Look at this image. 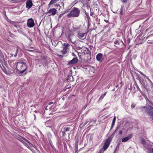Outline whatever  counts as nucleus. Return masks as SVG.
<instances>
[{
    "label": "nucleus",
    "instance_id": "nucleus-51",
    "mask_svg": "<svg viewBox=\"0 0 153 153\" xmlns=\"http://www.w3.org/2000/svg\"><path fill=\"white\" fill-rule=\"evenodd\" d=\"M88 121H86L85 123L84 124V126L85 125L88 123Z\"/></svg>",
    "mask_w": 153,
    "mask_h": 153
},
{
    "label": "nucleus",
    "instance_id": "nucleus-36",
    "mask_svg": "<svg viewBox=\"0 0 153 153\" xmlns=\"http://www.w3.org/2000/svg\"><path fill=\"white\" fill-rule=\"evenodd\" d=\"M63 45H64V46H66L67 47H68L69 45H68V44H67V43H64V44H63Z\"/></svg>",
    "mask_w": 153,
    "mask_h": 153
},
{
    "label": "nucleus",
    "instance_id": "nucleus-3",
    "mask_svg": "<svg viewBox=\"0 0 153 153\" xmlns=\"http://www.w3.org/2000/svg\"><path fill=\"white\" fill-rule=\"evenodd\" d=\"M80 10L78 8L73 7L71 10L70 13L67 15L68 18L77 17L79 16Z\"/></svg>",
    "mask_w": 153,
    "mask_h": 153
},
{
    "label": "nucleus",
    "instance_id": "nucleus-29",
    "mask_svg": "<svg viewBox=\"0 0 153 153\" xmlns=\"http://www.w3.org/2000/svg\"><path fill=\"white\" fill-rule=\"evenodd\" d=\"M136 87H137V89L138 91H139V92L142 94L143 95V93L141 91L140 88H139V86L137 85L136 84Z\"/></svg>",
    "mask_w": 153,
    "mask_h": 153
},
{
    "label": "nucleus",
    "instance_id": "nucleus-13",
    "mask_svg": "<svg viewBox=\"0 0 153 153\" xmlns=\"http://www.w3.org/2000/svg\"><path fill=\"white\" fill-rule=\"evenodd\" d=\"M132 134H129L128 136L123 138L122 140V142H126L128 141L132 138Z\"/></svg>",
    "mask_w": 153,
    "mask_h": 153
},
{
    "label": "nucleus",
    "instance_id": "nucleus-1",
    "mask_svg": "<svg viewBox=\"0 0 153 153\" xmlns=\"http://www.w3.org/2000/svg\"><path fill=\"white\" fill-rule=\"evenodd\" d=\"M142 111H144L145 114L149 117V118L151 120H153V107L151 105H149L148 107L144 106L141 108Z\"/></svg>",
    "mask_w": 153,
    "mask_h": 153
},
{
    "label": "nucleus",
    "instance_id": "nucleus-7",
    "mask_svg": "<svg viewBox=\"0 0 153 153\" xmlns=\"http://www.w3.org/2000/svg\"><path fill=\"white\" fill-rule=\"evenodd\" d=\"M34 25L35 24L33 19L32 18L29 19L27 22V26L30 28H31L33 27Z\"/></svg>",
    "mask_w": 153,
    "mask_h": 153
},
{
    "label": "nucleus",
    "instance_id": "nucleus-59",
    "mask_svg": "<svg viewBox=\"0 0 153 153\" xmlns=\"http://www.w3.org/2000/svg\"><path fill=\"white\" fill-rule=\"evenodd\" d=\"M118 86H118V85H117L116 86V88H117V87H118Z\"/></svg>",
    "mask_w": 153,
    "mask_h": 153
},
{
    "label": "nucleus",
    "instance_id": "nucleus-19",
    "mask_svg": "<svg viewBox=\"0 0 153 153\" xmlns=\"http://www.w3.org/2000/svg\"><path fill=\"white\" fill-rule=\"evenodd\" d=\"M68 47L66 46H64L63 50L61 51L62 53L63 54H65L67 52V49Z\"/></svg>",
    "mask_w": 153,
    "mask_h": 153
},
{
    "label": "nucleus",
    "instance_id": "nucleus-47",
    "mask_svg": "<svg viewBox=\"0 0 153 153\" xmlns=\"http://www.w3.org/2000/svg\"><path fill=\"white\" fill-rule=\"evenodd\" d=\"M53 103V102H49L48 103V105H50L51 104H52Z\"/></svg>",
    "mask_w": 153,
    "mask_h": 153
},
{
    "label": "nucleus",
    "instance_id": "nucleus-52",
    "mask_svg": "<svg viewBox=\"0 0 153 153\" xmlns=\"http://www.w3.org/2000/svg\"><path fill=\"white\" fill-rule=\"evenodd\" d=\"M23 144L25 145L26 146H27V145L25 142H23Z\"/></svg>",
    "mask_w": 153,
    "mask_h": 153
},
{
    "label": "nucleus",
    "instance_id": "nucleus-5",
    "mask_svg": "<svg viewBox=\"0 0 153 153\" xmlns=\"http://www.w3.org/2000/svg\"><path fill=\"white\" fill-rule=\"evenodd\" d=\"M112 139V138L111 137H109L105 141L103 146V151H105L108 148L110 145Z\"/></svg>",
    "mask_w": 153,
    "mask_h": 153
},
{
    "label": "nucleus",
    "instance_id": "nucleus-40",
    "mask_svg": "<svg viewBox=\"0 0 153 153\" xmlns=\"http://www.w3.org/2000/svg\"><path fill=\"white\" fill-rule=\"evenodd\" d=\"M139 73L141 74L143 76H144V77H145V76H146V75H145L141 71H139Z\"/></svg>",
    "mask_w": 153,
    "mask_h": 153
},
{
    "label": "nucleus",
    "instance_id": "nucleus-60",
    "mask_svg": "<svg viewBox=\"0 0 153 153\" xmlns=\"http://www.w3.org/2000/svg\"><path fill=\"white\" fill-rule=\"evenodd\" d=\"M34 119H35L36 118L35 114H34Z\"/></svg>",
    "mask_w": 153,
    "mask_h": 153
},
{
    "label": "nucleus",
    "instance_id": "nucleus-49",
    "mask_svg": "<svg viewBox=\"0 0 153 153\" xmlns=\"http://www.w3.org/2000/svg\"><path fill=\"white\" fill-rule=\"evenodd\" d=\"M17 51H18V49H16V54H15L14 55V56H16V55H17Z\"/></svg>",
    "mask_w": 153,
    "mask_h": 153
},
{
    "label": "nucleus",
    "instance_id": "nucleus-25",
    "mask_svg": "<svg viewBox=\"0 0 153 153\" xmlns=\"http://www.w3.org/2000/svg\"><path fill=\"white\" fill-rule=\"evenodd\" d=\"M124 9V6H121V8L120 9V14L121 15H122L123 13V10Z\"/></svg>",
    "mask_w": 153,
    "mask_h": 153
},
{
    "label": "nucleus",
    "instance_id": "nucleus-28",
    "mask_svg": "<svg viewBox=\"0 0 153 153\" xmlns=\"http://www.w3.org/2000/svg\"><path fill=\"white\" fill-rule=\"evenodd\" d=\"M57 2L56 0H51L49 3V5H51L54 3H55Z\"/></svg>",
    "mask_w": 153,
    "mask_h": 153
},
{
    "label": "nucleus",
    "instance_id": "nucleus-56",
    "mask_svg": "<svg viewBox=\"0 0 153 153\" xmlns=\"http://www.w3.org/2000/svg\"><path fill=\"white\" fill-rule=\"evenodd\" d=\"M113 127H114L113 126H111V128H110V130H112V128H113Z\"/></svg>",
    "mask_w": 153,
    "mask_h": 153
},
{
    "label": "nucleus",
    "instance_id": "nucleus-32",
    "mask_svg": "<svg viewBox=\"0 0 153 153\" xmlns=\"http://www.w3.org/2000/svg\"><path fill=\"white\" fill-rule=\"evenodd\" d=\"M51 146L52 149L54 150V151L55 152H56L57 151V150L54 147V146L51 144H50Z\"/></svg>",
    "mask_w": 153,
    "mask_h": 153
},
{
    "label": "nucleus",
    "instance_id": "nucleus-4",
    "mask_svg": "<svg viewBox=\"0 0 153 153\" xmlns=\"http://www.w3.org/2000/svg\"><path fill=\"white\" fill-rule=\"evenodd\" d=\"M78 53V55L79 57L81 56L82 54H89L90 56H91V52L88 48H84V49L81 50V53H79V52L76 51Z\"/></svg>",
    "mask_w": 153,
    "mask_h": 153
},
{
    "label": "nucleus",
    "instance_id": "nucleus-54",
    "mask_svg": "<svg viewBox=\"0 0 153 153\" xmlns=\"http://www.w3.org/2000/svg\"><path fill=\"white\" fill-rule=\"evenodd\" d=\"M57 56H59L60 57H63V56L62 55H57Z\"/></svg>",
    "mask_w": 153,
    "mask_h": 153
},
{
    "label": "nucleus",
    "instance_id": "nucleus-8",
    "mask_svg": "<svg viewBox=\"0 0 153 153\" xmlns=\"http://www.w3.org/2000/svg\"><path fill=\"white\" fill-rule=\"evenodd\" d=\"M57 13L56 10L54 8H50L48 10L47 14H49V16H54L56 15Z\"/></svg>",
    "mask_w": 153,
    "mask_h": 153
},
{
    "label": "nucleus",
    "instance_id": "nucleus-6",
    "mask_svg": "<svg viewBox=\"0 0 153 153\" xmlns=\"http://www.w3.org/2000/svg\"><path fill=\"white\" fill-rule=\"evenodd\" d=\"M0 62L2 66L4 65L6 66L7 65V62L5 60L4 56L2 53H0Z\"/></svg>",
    "mask_w": 153,
    "mask_h": 153
},
{
    "label": "nucleus",
    "instance_id": "nucleus-22",
    "mask_svg": "<svg viewBox=\"0 0 153 153\" xmlns=\"http://www.w3.org/2000/svg\"><path fill=\"white\" fill-rule=\"evenodd\" d=\"M70 129V128L69 127L66 126H64L63 127V130H64L65 132L68 131H69Z\"/></svg>",
    "mask_w": 153,
    "mask_h": 153
},
{
    "label": "nucleus",
    "instance_id": "nucleus-27",
    "mask_svg": "<svg viewBox=\"0 0 153 153\" xmlns=\"http://www.w3.org/2000/svg\"><path fill=\"white\" fill-rule=\"evenodd\" d=\"M4 65H3V66H2V67L1 66V68L2 70H3V72L5 73H7V71L6 69V68L4 67Z\"/></svg>",
    "mask_w": 153,
    "mask_h": 153
},
{
    "label": "nucleus",
    "instance_id": "nucleus-31",
    "mask_svg": "<svg viewBox=\"0 0 153 153\" xmlns=\"http://www.w3.org/2000/svg\"><path fill=\"white\" fill-rule=\"evenodd\" d=\"M23 139L25 141H26L31 146V145H32V144L30 142H29V141H28L25 137H23Z\"/></svg>",
    "mask_w": 153,
    "mask_h": 153
},
{
    "label": "nucleus",
    "instance_id": "nucleus-48",
    "mask_svg": "<svg viewBox=\"0 0 153 153\" xmlns=\"http://www.w3.org/2000/svg\"><path fill=\"white\" fill-rule=\"evenodd\" d=\"M115 123L112 122L111 126H112L114 127V125Z\"/></svg>",
    "mask_w": 153,
    "mask_h": 153
},
{
    "label": "nucleus",
    "instance_id": "nucleus-53",
    "mask_svg": "<svg viewBox=\"0 0 153 153\" xmlns=\"http://www.w3.org/2000/svg\"><path fill=\"white\" fill-rule=\"evenodd\" d=\"M83 13L85 14H87L88 13H87L86 11L85 10H84L83 11Z\"/></svg>",
    "mask_w": 153,
    "mask_h": 153
},
{
    "label": "nucleus",
    "instance_id": "nucleus-61",
    "mask_svg": "<svg viewBox=\"0 0 153 153\" xmlns=\"http://www.w3.org/2000/svg\"><path fill=\"white\" fill-rule=\"evenodd\" d=\"M62 99L63 100H64V99H64V97H63V98H62Z\"/></svg>",
    "mask_w": 153,
    "mask_h": 153
},
{
    "label": "nucleus",
    "instance_id": "nucleus-46",
    "mask_svg": "<svg viewBox=\"0 0 153 153\" xmlns=\"http://www.w3.org/2000/svg\"><path fill=\"white\" fill-rule=\"evenodd\" d=\"M150 83V85H151V86L152 87V88H153V83L152 82H151V83Z\"/></svg>",
    "mask_w": 153,
    "mask_h": 153
},
{
    "label": "nucleus",
    "instance_id": "nucleus-16",
    "mask_svg": "<svg viewBox=\"0 0 153 153\" xmlns=\"http://www.w3.org/2000/svg\"><path fill=\"white\" fill-rule=\"evenodd\" d=\"M102 53H99L96 56V59L98 61L100 62H102Z\"/></svg>",
    "mask_w": 153,
    "mask_h": 153
},
{
    "label": "nucleus",
    "instance_id": "nucleus-17",
    "mask_svg": "<svg viewBox=\"0 0 153 153\" xmlns=\"http://www.w3.org/2000/svg\"><path fill=\"white\" fill-rule=\"evenodd\" d=\"M7 22L13 25L16 28L20 27L19 25H16L17 23L15 22L12 21L9 19H8L7 21Z\"/></svg>",
    "mask_w": 153,
    "mask_h": 153
},
{
    "label": "nucleus",
    "instance_id": "nucleus-14",
    "mask_svg": "<svg viewBox=\"0 0 153 153\" xmlns=\"http://www.w3.org/2000/svg\"><path fill=\"white\" fill-rule=\"evenodd\" d=\"M142 85V87L143 88L145 89L146 91L148 93L149 91H150L149 88L147 87V83L146 84L145 82H143L141 83Z\"/></svg>",
    "mask_w": 153,
    "mask_h": 153
},
{
    "label": "nucleus",
    "instance_id": "nucleus-50",
    "mask_svg": "<svg viewBox=\"0 0 153 153\" xmlns=\"http://www.w3.org/2000/svg\"><path fill=\"white\" fill-rule=\"evenodd\" d=\"M63 15V14H60L59 16V18L60 17H61Z\"/></svg>",
    "mask_w": 153,
    "mask_h": 153
},
{
    "label": "nucleus",
    "instance_id": "nucleus-2",
    "mask_svg": "<svg viewBox=\"0 0 153 153\" xmlns=\"http://www.w3.org/2000/svg\"><path fill=\"white\" fill-rule=\"evenodd\" d=\"M17 69L21 73H22L26 69V65L25 62L19 61L15 63Z\"/></svg>",
    "mask_w": 153,
    "mask_h": 153
},
{
    "label": "nucleus",
    "instance_id": "nucleus-33",
    "mask_svg": "<svg viewBox=\"0 0 153 153\" xmlns=\"http://www.w3.org/2000/svg\"><path fill=\"white\" fill-rule=\"evenodd\" d=\"M61 132L62 134V136L63 137L65 136V132L64 130H62L61 131Z\"/></svg>",
    "mask_w": 153,
    "mask_h": 153
},
{
    "label": "nucleus",
    "instance_id": "nucleus-44",
    "mask_svg": "<svg viewBox=\"0 0 153 153\" xmlns=\"http://www.w3.org/2000/svg\"><path fill=\"white\" fill-rule=\"evenodd\" d=\"M123 3H126L127 1V0H120Z\"/></svg>",
    "mask_w": 153,
    "mask_h": 153
},
{
    "label": "nucleus",
    "instance_id": "nucleus-58",
    "mask_svg": "<svg viewBox=\"0 0 153 153\" xmlns=\"http://www.w3.org/2000/svg\"><path fill=\"white\" fill-rule=\"evenodd\" d=\"M151 152L152 153H153V148L151 150Z\"/></svg>",
    "mask_w": 153,
    "mask_h": 153
},
{
    "label": "nucleus",
    "instance_id": "nucleus-15",
    "mask_svg": "<svg viewBox=\"0 0 153 153\" xmlns=\"http://www.w3.org/2000/svg\"><path fill=\"white\" fill-rule=\"evenodd\" d=\"M78 61L77 57L74 58L73 59L70 61L68 63V65H70L71 64H75Z\"/></svg>",
    "mask_w": 153,
    "mask_h": 153
},
{
    "label": "nucleus",
    "instance_id": "nucleus-10",
    "mask_svg": "<svg viewBox=\"0 0 153 153\" xmlns=\"http://www.w3.org/2000/svg\"><path fill=\"white\" fill-rule=\"evenodd\" d=\"M78 37L80 39H85L87 33L79 32L77 34Z\"/></svg>",
    "mask_w": 153,
    "mask_h": 153
},
{
    "label": "nucleus",
    "instance_id": "nucleus-21",
    "mask_svg": "<svg viewBox=\"0 0 153 153\" xmlns=\"http://www.w3.org/2000/svg\"><path fill=\"white\" fill-rule=\"evenodd\" d=\"M120 128V126H117L116 129L114 131V132L111 135V136H114L115 134V133Z\"/></svg>",
    "mask_w": 153,
    "mask_h": 153
},
{
    "label": "nucleus",
    "instance_id": "nucleus-41",
    "mask_svg": "<svg viewBox=\"0 0 153 153\" xmlns=\"http://www.w3.org/2000/svg\"><path fill=\"white\" fill-rule=\"evenodd\" d=\"M123 133V131L122 130H119V132L118 133L119 134H121Z\"/></svg>",
    "mask_w": 153,
    "mask_h": 153
},
{
    "label": "nucleus",
    "instance_id": "nucleus-62",
    "mask_svg": "<svg viewBox=\"0 0 153 153\" xmlns=\"http://www.w3.org/2000/svg\"><path fill=\"white\" fill-rule=\"evenodd\" d=\"M112 91H114V89H113V90H112Z\"/></svg>",
    "mask_w": 153,
    "mask_h": 153
},
{
    "label": "nucleus",
    "instance_id": "nucleus-23",
    "mask_svg": "<svg viewBox=\"0 0 153 153\" xmlns=\"http://www.w3.org/2000/svg\"><path fill=\"white\" fill-rule=\"evenodd\" d=\"M107 93V92L105 93L104 94H102L99 98V100L100 101L102 100L104 97L106 95Z\"/></svg>",
    "mask_w": 153,
    "mask_h": 153
},
{
    "label": "nucleus",
    "instance_id": "nucleus-45",
    "mask_svg": "<svg viewBox=\"0 0 153 153\" xmlns=\"http://www.w3.org/2000/svg\"><path fill=\"white\" fill-rule=\"evenodd\" d=\"M18 32L20 33H22L23 32L20 30H18Z\"/></svg>",
    "mask_w": 153,
    "mask_h": 153
},
{
    "label": "nucleus",
    "instance_id": "nucleus-55",
    "mask_svg": "<svg viewBox=\"0 0 153 153\" xmlns=\"http://www.w3.org/2000/svg\"><path fill=\"white\" fill-rule=\"evenodd\" d=\"M27 51H33V50H27Z\"/></svg>",
    "mask_w": 153,
    "mask_h": 153
},
{
    "label": "nucleus",
    "instance_id": "nucleus-43",
    "mask_svg": "<svg viewBox=\"0 0 153 153\" xmlns=\"http://www.w3.org/2000/svg\"><path fill=\"white\" fill-rule=\"evenodd\" d=\"M116 117L115 116V117H114V118L113 119V120H112V122L115 123V122L116 121Z\"/></svg>",
    "mask_w": 153,
    "mask_h": 153
},
{
    "label": "nucleus",
    "instance_id": "nucleus-12",
    "mask_svg": "<svg viewBox=\"0 0 153 153\" xmlns=\"http://www.w3.org/2000/svg\"><path fill=\"white\" fill-rule=\"evenodd\" d=\"M114 43L117 45V47H119V46H122L124 45L123 41L120 40H116L114 42Z\"/></svg>",
    "mask_w": 153,
    "mask_h": 153
},
{
    "label": "nucleus",
    "instance_id": "nucleus-20",
    "mask_svg": "<svg viewBox=\"0 0 153 153\" xmlns=\"http://www.w3.org/2000/svg\"><path fill=\"white\" fill-rule=\"evenodd\" d=\"M137 77L138 79V80L139 82H140V83H141L142 82H144V79L143 78L140 77L138 75H137Z\"/></svg>",
    "mask_w": 153,
    "mask_h": 153
},
{
    "label": "nucleus",
    "instance_id": "nucleus-38",
    "mask_svg": "<svg viewBox=\"0 0 153 153\" xmlns=\"http://www.w3.org/2000/svg\"><path fill=\"white\" fill-rule=\"evenodd\" d=\"M104 151H103V149H101L98 153H103Z\"/></svg>",
    "mask_w": 153,
    "mask_h": 153
},
{
    "label": "nucleus",
    "instance_id": "nucleus-63",
    "mask_svg": "<svg viewBox=\"0 0 153 153\" xmlns=\"http://www.w3.org/2000/svg\"><path fill=\"white\" fill-rule=\"evenodd\" d=\"M47 107H46V108H45V109H46V110H47Z\"/></svg>",
    "mask_w": 153,
    "mask_h": 153
},
{
    "label": "nucleus",
    "instance_id": "nucleus-57",
    "mask_svg": "<svg viewBox=\"0 0 153 153\" xmlns=\"http://www.w3.org/2000/svg\"><path fill=\"white\" fill-rule=\"evenodd\" d=\"M72 55H73V56H75V55L74 54V53H72Z\"/></svg>",
    "mask_w": 153,
    "mask_h": 153
},
{
    "label": "nucleus",
    "instance_id": "nucleus-18",
    "mask_svg": "<svg viewBox=\"0 0 153 153\" xmlns=\"http://www.w3.org/2000/svg\"><path fill=\"white\" fill-rule=\"evenodd\" d=\"M75 140L76 141L74 144L75 150V152H76V153H78V152H77L78 150V145L79 143V140L78 139H76Z\"/></svg>",
    "mask_w": 153,
    "mask_h": 153
},
{
    "label": "nucleus",
    "instance_id": "nucleus-39",
    "mask_svg": "<svg viewBox=\"0 0 153 153\" xmlns=\"http://www.w3.org/2000/svg\"><path fill=\"white\" fill-rule=\"evenodd\" d=\"M82 47H81L79 46H76V49L77 50H80L82 49Z\"/></svg>",
    "mask_w": 153,
    "mask_h": 153
},
{
    "label": "nucleus",
    "instance_id": "nucleus-11",
    "mask_svg": "<svg viewBox=\"0 0 153 153\" xmlns=\"http://www.w3.org/2000/svg\"><path fill=\"white\" fill-rule=\"evenodd\" d=\"M33 5V3L32 0H27L26 2V6L28 9L30 8Z\"/></svg>",
    "mask_w": 153,
    "mask_h": 153
},
{
    "label": "nucleus",
    "instance_id": "nucleus-34",
    "mask_svg": "<svg viewBox=\"0 0 153 153\" xmlns=\"http://www.w3.org/2000/svg\"><path fill=\"white\" fill-rule=\"evenodd\" d=\"M136 104L133 103L131 105V107L132 108H133L135 106Z\"/></svg>",
    "mask_w": 153,
    "mask_h": 153
},
{
    "label": "nucleus",
    "instance_id": "nucleus-37",
    "mask_svg": "<svg viewBox=\"0 0 153 153\" xmlns=\"http://www.w3.org/2000/svg\"><path fill=\"white\" fill-rule=\"evenodd\" d=\"M149 82L150 83H151L152 82L151 81V80L148 78V77L146 76L145 77Z\"/></svg>",
    "mask_w": 153,
    "mask_h": 153
},
{
    "label": "nucleus",
    "instance_id": "nucleus-9",
    "mask_svg": "<svg viewBox=\"0 0 153 153\" xmlns=\"http://www.w3.org/2000/svg\"><path fill=\"white\" fill-rule=\"evenodd\" d=\"M68 33V34L67 38L68 40L72 43L74 44L75 43V41L73 42L71 40L72 37L74 35V33L71 30H69Z\"/></svg>",
    "mask_w": 153,
    "mask_h": 153
},
{
    "label": "nucleus",
    "instance_id": "nucleus-30",
    "mask_svg": "<svg viewBox=\"0 0 153 153\" xmlns=\"http://www.w3.org/2000/svg\"><path fill=\"white\" fill-rule=\"evenodd\" d=\"M96 23L97 24H100V19H98V18L97 17L96 19Z\"/></svg>",
    "mask_w": 153,
    "mask_h": 153
},
{
    "label": "nucleus",
    "instance_id": "nucleus-24",
    "mask_svg": "<svg viewBox=\"0 0 153 153\" xmlns=\"http://www.w3.org/2000/svg\"><path fill=\"white\" fill-rule=\"evenodd\" d=\"M72 29L73 31H76L80 29V27H72Z\"/></svg>",
    "mask_w": 153,
    "mask_h": 153
},
{
    "label": "nucleus",
    "instance_id": "nucleus-35",
    "mask_svg": "<svg viewBox=\"0 0 153 153\" xmlns=\"http://www.w3.org/2000/svg\"><path fill=\"white\" fill-rule=\"evenodd\" d=\"M90 11L91 13L90 14V16L93 17V15H94V13H93L91 11V8L90 9Z\"/></svg>",
    "mask_w": 153,
    "mask_h": 153
},
{
    "label": "nucleus",
    "instance_id": "nucleus-26",
    "mask_svg": "<svg viewBox=\"0 0 153 153\" xmlns=\"http://www.w3.org/2000/svg\"><path fill=\"white\" fill-rule=\"evenodd\" d=\"M86 16H85V17H87L88 19V25L89 24V19H90V17L89 16V15L88 13L86 14H85Z\"/></svg>",
    "mask_w": 153,
    "mask_h": 153
},
{
    "label": "nucleus",
    "instance_id": "nucleus-64",
    "mask_svg": "<svg viewBox=\"0 0 153 153\" xmlns=\"http://www.w3.org/2000/svg\"><path fill=\"white\" fill-rule=\"evenodd\" d=\"M31 48L33 49H34V48L33 47H31Z\"/></svg>",
    "mask_w": 153,
    "mask_h": 153
},
{
    "label": "nucleus",
    "instance_id": "nucleus-42",
    "mask_svg": "<svg viewBox=\"0 0 153 153\" xmlns=\"http://www.w3.org/2000/svg\"><path fill=\"white\" fill-rule=\"evenodd\" d=\"M9 1H10L11 3H15V0H8Z\"/></svg>",
    "mask_w": 153,
    "mask_h": 153
}]
</instances>
